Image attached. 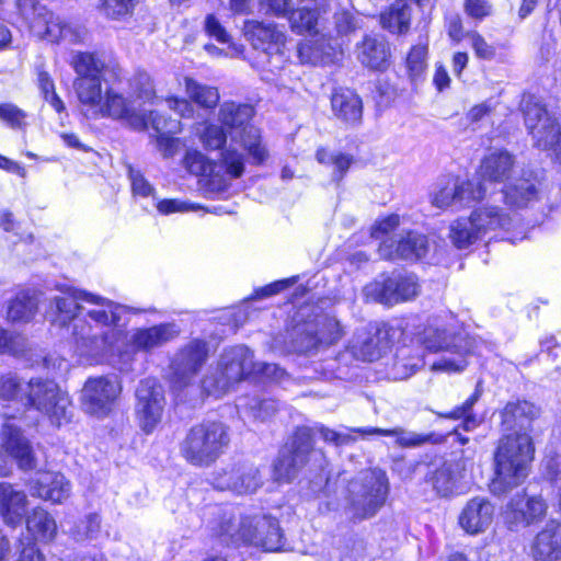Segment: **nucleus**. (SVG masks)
<instances>
[{
  "instance_id": "nucleus-1",
  "label": "nucleus",
  "mask_w": 561,
  "mask_h": 561,
  "mask_svg": "<svg viewBox=\"0 0 561 561\" xmlns=\"http://www.w3.org/2000/svg\"><path fill=\"white\" fill-rule=\"evenodd\" d=\"M129 311L126 306L82 290L68 289L55 296L47 311L59 327L72 323V339L80 355L94 357L111 350L121 339Z\"/></svg>"
},
{
  "instance_id": "nucleus-2",
  "label": "nucleus",
  "mask_w": 561,
  "mask_h": 561,
  "mask_svg": "<svg viewBox=\"0 0 561 561\" xmlns=\"http://www.w3.org/2000/svg\"><path fill=\"white\" fill-rule=\"evenodd\" d=\"M199 139L207 150L221 149L220 158L218 161H211L197 150L187 151L184 158L185 167L192 174L206 179L210 191L224 192L231 181L241 178L245 170L244 156L234 146L239 139L231 136V142L225 146L227 135L222 127L214 124L204 128Z\"/></svg>"
},
{
  "instance_id": "nucleus-3",
  "label": "nucleus",
  "mask_w": 561,
  "mask_h": 561,
  "mask_svg": "<svg viewBox=\"0 0 561 561\" xmlns=\"http://www.w3.org/2000/svg\"><path fill=\"white\" fill-rule=\"evenodd\" d=\"M213 535L227 546L252 545L265 551H279L283 534L278 520L265 515H238L234 508L215 507Z\"/></svg>"
},
{
  "instance_id": "nucleus-4",
  "label": "nucleus",
  "mask_w": 561,
  "mask_h": 561,
  "mask_svg": "<svg viewBox=\"0 0 561 561\" xmlns=\"http://www.w3.org/2000/svg\"><path fill=\"white\" fill-rule=\"evenodd\" d=\"M535 445L529 433H504L494 451L495 477L491 491L505 493L524 482L534 459Z\"/></svg>"
},
{
  "instance_id": "nucleus-5",
  "label": "nucleus",
  "mask_w": 561,
  "mask_h": 561,
  "mask_svg": "<svg viewBox=\"0 0 561 561\" xmlns=\"http://www.w3.org/2000/svg\"><path fill=\"white\" fill-rule=\"evenodd\" d=\"M419 341L426 351L442 353L438 359L430 363L432 371L451 374L462 371L467 367L471 342L467 335L456 333L442 318L430 319L419 334Z\"/></svg>"
},
{
  "instance_id": "nucleus-6",
  "label": "nucleus",
  "mask_w": 561,
  "mask_h": 561,
  "mask_svg": "<svg viewBox=\"0 0 561 561\" xmlns=\"http://www.w3.org/2000/svg\"><path fill=\"white\" fill-rule=\"evenodd\" d=\"M325 465L323 450L314 447L313 430L301 426L279 450L273 465V476L278 482H290L304 468L323 469Z\"/></svg>"
},
{
  "instance_id": "nucleus-7",
  "label": "nucleus",
  "mask_w": 561,
  "mask_h": 561,
  "mask_svg": "<svg viewBox=\"0 0 561 561\" xmlns=\"http://www.w3.org/2000/svg\"><path fill=\"white\" fill-rule=\"evenodd\" d=\"M71 66L77 75L73 89L78 100L94 113L103 98L102 81L107 84L118 80L122 69L91 53L75 54Z\"/></svg>"
},
{
  "instance_id": "nucleus-8",
  "label": "nucleus",
  "mask_w": 561,
  "mask_h": 561,
  "mask_svg": "<svg viewBox=\"0 0 561 561\" xmlns=\"http://www.w3.org/2000/svg\"><path fill=\"white\" fill-rule=\"evenodd\" d=\"M255 365L253 353L244 345L225 350L216 367H211L202 380V389L207 396L220 398L234 385L252 376Z\"/></svg>"
},
{
  "instance_id": "nucleus-9",
  "label": "nucleus",
  "mask_w": 561,
  "mask_h": 561,
  "mask_svg": "<svg viewBox=\"0 0 561 561\" xmlns=\"http://www.w3.org/2000/svg\"><path fill=\"white\" fill-rule=\"evenodd\" d=\"M230 443L228 427L221 422L194 425L181 445L184 459L195 467H209L225 453Z\"/></svg>"
},
{
  "instance_id": "nucleus-10",
  "label": "nucleus",
  "mask_w": 561,
  "mask_h": 561,
  "mask_svg": "<svg viewBox=\"0 0 561 561\" xmlns=\"http://www.w3.org/2000/svg\"><path fill=\"white\" fill-rule=\"evenodd\" d=\"M347 511L355 519L373 517L385 504L388 494V479L379 469L362 472L348 484Z\"/></svg>"
},
{
  "instance_id": "nucleus-11",
  "label": "nucleus",
  "mask_w": 561,
  "mask_h": 561,
  "mask_svg": "<svg viewBox=\"0 0 561 561\" xmlns=\"http://www.w3.org/2000/svg\"><path fill=\"white\" fill-rule=\"evenodd\" d=\"M254 110L249 104L224 102L220 105L218 119L230 130H238L239 142L248 152L253 164H263L268 158V150L262 142L261 131L249 125Z\"/></svg>"
},
{
  "instance_id": "nucleus-12",
  "label": "nucleus",
  "mask_w": 561,
  "mask_h": 561,
  "mask_svg": "<svg viewBox=\"0 0 561 561\" xmlns=\"http://www.w3.org/2000/svg\"><path fill=\"white\" fill-rule=\"evenodd\" d=\"M525 125L534 145L542 150H551L561 159V128L545 105L533 95L522 101Z\"/></svg>"
},
{
  "instance_id": "nucleus-13",
  "label": "nucleus",
  "mask_w": 561,
  "mask_h": 561,
  "mask_svg": "<svg viewBox=\"0 0 561 561\" xmlns=\"http://www.w3.org/2000/svg\"><path fill=\"white\" fill-rule=\"evenodd\" d=\"M25 396L26 407L45 414L51 424L61 426L70 421V399L53 380L30 379Z\"/></svg>"
},
{
  "instance_id": "nucleus-14",
  "label": "nucleus",
  "mask_w": 561,
  "mask_h": 561,
  "mask_svg": "<svg viewBox=\"0 0 561 561\" xmlns=\"http://www.w3.org/2000/svg\"><path fill=\"white\" fill-rule=\"evenodd\" d=\"M399 335V328L387 322H373L356 330L348 348L357 359L373 362L378 359Z\"/></svg>"
},
{
  "instance_id": "nucleus-15",
  "label": "nucleus",
  "mask_w": 561,
  "mask_h": 561,
  "mask_svg": "<svg viewBox=\"0 0 561 561\" xmlns=\"http://www.w3.org/2000/svg\"><path fill=\"white\" fill-rule=\"evenodd\" d=\"M16 4L35 36L53 43L61 39L69 42L77 39L72 27L62 23L59 16L48 11L37 0H16Z\"/></svg>"
},
{
  "instance_id": "nucleus-16",
  "label": "nucleus",
  "mask_w": 561,
  "mask_h": 561,
  "mask_svg": "<svg viewBox=\"0 0 561 561\" xmlns=\"http://www.w3.org/2000/svg\"><path fill=\"white\" fill-rule=\"evenodd\" d=\"M121 393L122 383L116 375L90 377L81 390L82 409L90 415L105 417L114 410Z\"/></svg>"
},
{
  "instance_id": "nucleus-17",
  "label": "nucleus",
  "mask_w": 561,
  "mask_h": 561,
  "mask_svg": "<svg viewBox=\"0 0 561 561\" xmlns=\"http://www.w3.org/2000/svg\"><path fill=\"white\" fill-rule=\"evenodd\" d=\"M474 225L482 236L489 239L501 238L511 242L524 240L526 231L516 218L511 217L497 206H481L471 213Z\"/></svg>"
},
{
  "instance_id": "nucleus-18",
  "label": "nucleus",
  "mask_w": 561,
  "mask_h": 561,
  "mask_svg": "<svg viewBox=\"0 0 561 561\" xmlns=\"http://www.w3.org/2000/svg\"><path fill=\"white\" fill-rule=\"evenodd\" d=\"M209 483L219 491L248 495L256 492L263 482L259 468L251 463L237 462L211 472Z\"/></svg>"
},
{
  "instance_id": "nucleus-19",
  "label": "nucleus",
  "mask_w": 561,
  "mask_h": 561,
  "mask_svg": "<svg viewBox=\"0 0 561 561\" xmlns=\"http://www.w3.org/2000/svg\"><path fill=\"white\" fill-rule=\"evenodd\" d=\"M548 505L540 495H528L525 492L515 494L503 511V519L507 528L518 531L539 523L547 513Z\"/></svg>"
},
{
  "instance_id": "nucleus-20",
  "label": "nucleus",
  "mask_w": 561,
  "mask_h": 561,
  "mask_svg": "<svg viewBox=\"0 0 561 561\" xmlns=\"http://www.w3.org/2000/svg\"><path fill=\"white\" fill-rule=\"evenodd\" d=\"M136 414L139 424L146 433H151L160 423L163 414L164 390L156 379H144L136 389Z\"/></svg>"
},
{
  "instance_id": "nucleus-21",
  "label": "nucleus",
  "mask_w": 561,
  "mask_h": 561,
  "mask_svg": "<svg viewBox=\"0 0 561 561\" xmlns=\"http://www.w3.org/2000/svg\"><path fill=\"white\" fill-rule=\"evenodd\" d=\"M244 35L256 50H261L266 57L275 59L272 70L280 69L284 59L286 35L274 23L260 21H247L244 23Z\"/></svg>"
},
{
  "instance_id": "nucleus-22",
  "label": "nucleus",
  "mask_w": 561,
  "mask_h": 561,
  "mask_svg": "<svg viewBox=\"0 0 561 561\" xmlns=\"http://www.w3.org/2000/svg\"><path fill=\"white\" fill-rule=\"evenodd\" d=\"M207 356V344L201 340H193L182 347L171 362L173 387L181 389L190 385L205 364Z\"/></svg>"
},
{
  "instance_id": "nucleus-23",
  "label": "nucleus",
  "mask_w": 561,
  "mask_h": 561,
  "mask_svg": "<svg viewBox=\"0 0 561 561\" xmlns=\"http://www.w3.org/2000/svg\"><path fill=\"white\" fill-rule=\"evenodd\" d=\"M0 437L2 447L15 461L21 470L28 471L36 467V459L28 439L22 431L11 422V417L3 423Z\"/></svg>"
},
{
  "instance_id": "nucleus-24",
  "label": "nucleus",
  "mask_w": 561,
  "mask_h": 561,
  "mask_svg": "<svg viewBox=\"0 0 561 561\" xmlns=\"http://www.w3.org/2000/svg\"><path fill=\"white\" fill-rule=\"evenodd\" d=\"M30 490L32 496L61 504L69 499L71 484L60 472L44 471L32 479Z\"/></svg>"
},
{
  "instance_id": "nucleus-25",
  "label": "nucleus",
  "mask_w": 561,
  "mask_h": 561,
  "mask_svg": "<svg viewBox=\"0 0 561 561\" xmlns=\"http://www.w3.org/2000/svg\"><path fill=\"white\" fill-rule=\"evenodd\" d=\"M494 505L485 497L476 496L463 506L458 523L470 535L484 533L492 524Z\"/></svg>"
},
{
  "instance_id": "nucleus-26",
  "label": "nucleus",
  "mask_w": 561,
  "mask_h": 561,
  "mask_svg": "<svg viewBox=\"0 0 561 561\" xmlns=\"http://www.w3.org/2000/svg\"><path fill=\"white\" fill-rule=\"evenodd\" d=\"M427 252L426 237L417 232H407L396 242L382 241L379 245V254L386 260H417Z\"/></svg>"
},
{
  "instance_id": "nucleus-27",
  "label": "nucleus",
  "mask_w": 561,
  "mask_h": 561,
  "mask_svg": "<svg viewBox=\"0 0 561 561\" xmlns=\"http://www.w3.org/2000/svg\"><path fill=\"white\" fill-rule=\"evenodd\" d=\"M534 561L561 560V523L549 520L530 546Z\"/></svg>"
},
{
  "instance_id": "nucleus-28",
  "label": "nucleus",
  "mask_w": 561,
  "mask_h": 561,
  "mask_svg": "<svg viewBox=\"0 0 561 561\" xmlns=\"http://www.w3.org/2000/svg\"><path fill=\"white\" fill-rule=\"evenodd\" d=\"M179 335V329L173 323H161L150 328L134 330L129 337V345L140 352H150L161 347Z\"/></svg>"
},
{
  "instance_id": "nucleus-29",
  "label": "nucleus",
  "mask_w": 561,
  "mask_h": 561,
  "mask_svg": "<svg viewBox=\"0 0 561 561\" xmlns=\"http://www.w3.org/2000/svg\"><path fill=\"white\" fill-rule=\"evenodd\" d=\"M27 505V495L23 490L9 482H0V517L5 525L15 527L21 524Z\"/></svg>"
},
{
  "instance_id": "nucleus-30",
  "label": "nucleus",
  "mask_w": 561,
  "mask_h": 561,
  "mask_svg": "<svg viewBox=\"0 0 561 561\" xmlns=\"http://www.w3.org/2000/svg\"><path fill=\"white\" fill-rule=\"evenodd\" d=\"M515 158L507 150H493L481 160L478 175L485 183H503L513 173Z\"/></svg>"
},
{
  "instance_id": "nucleus-31",
  "label": "nucleus",
  "mask_w": 561,
  "mask_h": 561,
  "mask_svg": "<svg viewBox=\"0 0 561 561\" xmlns=\"http://www.w3.org/2000/svg\"><path fill=\"white\" fill-rule=\"evenodd\" d=\"M539 409L528 401L508 402L501 412V425L505 433L531 432V422L538 416Z\"/></svg>"
},
{
  "instance_id": "nucleus-32",
  "label": "nucleus",
  "mask_w": 561,
  "mask_h": 561,
  "mask_svg": "<svg viewBox=\"0 0 561 561\" xmlns=\"http://www.w3.org/2000/svg\"><path fill=\"white\" fill-rule=\"evenodd\" d=\"M357 50L359 62L368 69L385 71L390 66V46L383 38L366 36Z\"/></svg>"
},
{
  "instance_id": "nucleus-33",
  "label": "nucleus",
  "mask_w": 561,
  "mask_h": 561,
  "mask_svg": "<svg viewBox=\"0 0 561 561\" xmlns=\"http://www.w3.org/2000/svg\"><path fill=\"white\" fill-rule=\"evenodd\" d=\"M331 106L334 115L350 125H357L363 116V103L360 98L351 90L335 91L331 98Z\"/></svg>"
},
{
  "instance_id": "nucleus-34",
  "label": "nucleus",
  "mask_w": 561,
  "mask_h": 561,
  "mask_svg": "<svg viewBox=\"0 0 561 561\" xmlns=\"http://www.w3.org/2000/svg\"><path fill=\"white\" fill-rule=\"evenodd\" d=\"M102 117H112L115 119H127L134 126L135 115L130 103L119 93L115 92L112 88H106L102 101L93 113Z\"/></svg>"
},
{
  "instance_id": "nucleus-35",
  "label": "nucleus",
  "mask_w": 561,
  "mask_h": 561,
  "mask_svg": "<svg viewBox=\"0 0 561 561\" xmlns=\"http://www.w3.org/2000/svg\"><path fill=\"white\" fill-rule=\"evenodd\" d=\"M24 517L27 531L34 539L49 542L56 537L57 523L53 515L42 506L34 507Z\"/></svg>"
},
{
  "instance_id": "nucleus-36",
  "label": "nucleus",
  "mask_w": 561,
  "mask_h": 561,
  "mask_svg": "<svg viewBox=\"0 0 561 561\" xmlns=\"http://www.w3.org/2000/svg\"><path fill=\"white\" fill-rule=\"evenodd\" d=\"M353 432L359 433L363 436L368 435H382L396 437V444L401 448H415L430 443L432 434L416 433L408 431L402 427H394L390 430H383L379 427H358L354 428Z\"/></svg>"
},
{
  "instance_id": "nucleus-37",
  "label": "nucleus",
  "mask_w": 561,
  "mask_h": 561,
  "mask_svg": "<svg viewBox=\"0 0 561 561\" xmlns=\"http://www.w3.org/2000/svg\"><path fill=\"white\" fill-rule=\"evenodd\" d=\"M289 351L308 354L317 351L321 345L317 335V328L310 320L296 323L289 331Z\"/></svg>"
},
{
  "instance_id": "nucleus-38",
  "label": "nucleus",
  "mask_w": 561,
  "mask_h": 561,
  "mask_svg": "<svg viewBox=\"0 0 561 561\" xmlns=\"http://www.w3.org/2000/svg\"><path fill=\"white\" fill-rule=\"evenodd\" d=\"M502 194L510 206L526 207L538 199V183L531 179H519L505 186Z\"/></svg>"
},
{
  "instance_id": "nucleus-39",
  "label": "nucleus",
  "mask_w": 561,
  "mask_h": 561,
  "mask_svg": "<svg viewBox=\"0 0 561 561\" xmlns=\"http://www.w3.org/2000/svg\"><path fill=\"white\" fill-rule=\"evenodd\" d=\"M411 9L405 0H397L388 11L381 14L380 22L383 28L391 33L402 34L410 27Z\"/></svg>"
},
{
  "instance_id": "nucleus-40",
  "label": "nucleus",
  "mask_w": 561,
  "mask_h": 561,
  "mask_svg": "<svg viewBox=\"0 0 561 561\" xmlns=\"http://www.w3.org/2000/svg\"><path fill=\"white\" fill-rule=\"evenodd\" d=\"M482 394L480 382L477 385L474 392L459 407H456L448 413H438L440 417L462 420V428L467 432L477 428L481 420L472 412L473 405L479 401Z\"/></svg>"
},
{
  "instance_id": "nucleus-41",
  "label": "nucleus",
  "mask_w": 561,
  "mask_h": 561,
  "mask_svg": "<svg viewBox=\"0 0 561 561\" xmlns=\"http://www.w3.org/2000/svg\"><path fill=\"white\" fill-rule=\"evenodd\" d=\"M449 238L458 249H467L478 240H482V236L478 231L471 215L468 218H459L450 224Z\"/></svg>"
},
{
  "instance_id": "nucleus-42",
  "label": "nucleus",
  "mask_w": 561,
  "mask_h": 561,
  "mask_svg": "<svg viewBox=\"0 0 561 561\" xmlns=\"http://www.w3.org/2000/svg\"><path fill=\"white\" fill-rule=\"evenodd\" d=\"M28 391V381H25L14 373H8L0 376V401L20 402L26 407V392Z\"/></svg>"
},
{
  "instance_id": "nucleus-43",
  "label": "nucleus",
  "mask_w": 561,
  "mask_h": 561,
  "mask_svg": "<svg viewBox=\"0 0 561 561\" xmlns=\"http://www.w3.org/2000/svg\"><path fill=\"white\" fill-rule=\"evenodd\" d=\"M287 16L294 33L299 35L308 34L310 36H316L320 33L318 27L319 13L317 10L308 8L293 9Z\"/></svg>"
},
{
  "instance_id": "nucleus-44",
  "label": "nucleus",
  "mask_w": 561,
  "mask_h": 561,
  "mask_svg": "<svg viewBox=\"0 0 561 561\" xmlns=\"http://www.w3.org/2000/svg\"><path fill=\"white\" fill-rule=\"evenodd\" d=\"M185 92L191 101L203 108L216 107L220 99L217 88L201 83L192 78H185Z\"/></svg>"
},
{
  "instance_id": "nucleus-45",
  "label": "nucleus",
  "mask_w": 561,
  "mask_h": 561,
  "mask_svg": "<svg viewBox=\"0 0 561 561\" xmlns=\"http://www.w3.org/2000/svg\"><path fill=\"white\" fill-rule=\"evenodd\" d=\"M398 287L396 274L385 277L380 280H375L365 287V294L374 301L393 306L398 304L396 288Z\"/></svg>"
},
{
  "instance_id": "nucleus-46",
  "label": "nucleus",
  "mask_w": 561,
  "mask_h": 561,
  "mask_svg": "<svg viewBox=\"0 0 561 561\" xmlns=\"http://www.w3.org/2000/svg\"><path fill=\"white\" fill-rule=\"evenodd\" d=\"M134 126L146 129L151 126L158 134H178L181 130V122L168 118L156 111L137 115Z\"/></svg>"
},
{
  "instance_id": "nucleus-47",
  "label": "nucleus",
  "mask_w": 561,
  "mask_h": 561,
  "mask_svg": "<svg viewBox=\"0 0 561 561\" xmlns=\"http://www.w3.org/2000/svg\"><path fill=\"white\" fill-rule=\"evenodd\" d=\"M37 311V300L26 293H20L8 307V319L11 322H28Z\"/></svg>"
},
{
  "instance_id": "nucleus-48",
  "label": "nucleus",
  "mask_w": 561,
  "mask_h": 561,
  "mask_svg": "<svg viewBox=\"0 0 561 561\" xmlns=\"http://www.w3.org/2000/svg\"><path fill=\"white\" fill-rule=\"evenodd\" d=\"M332 46L322 39H306L298 45V56L302 64L317 65L327 62L331 57Z\"/></svg>"
},
{
  "instance_id": "nucleus-49",
  "label": "nucleus",
  "mask_w": 561,
  "mask_h": 561,
  "mask_svg": "<svg viewBox=\"0 0 561 561\" xmlns=\"http://www.w3.org/2000/svg\"><path fill=\"white\" fill-rule=\"evenodd\" d=\"M317 328V335L321 345L329 346L336 343L343 335L340 322L329 314H320L310 319Z\"/></svg>"
},
{
  "instance_id": "nucleus-50",
  "label": "nucleus",
  "mask_w": 561,
  "mask_h": 561,
  "mask_svg": "<svg viewBox=\"0 0 561 561\" xmlns=\"http://www.w3.org/2000/svg\"><path fill=\"white\" fill-rule=\"evenodd\" d=\"M458 182V178H449L446 182L439 183L431 195L432 205L440 209L448 207L457 208L456 197L459 190Z\"/></svg>"
},
{
  "instance_id": "nucleus-51",
  "label": "nucleus",
  "mask_w": 561,
  "mask_h": 561,
  "mask_svg": "<svg viewBox=\"0 0 561 561\" xmlns=\"http://www.w3.org/2000/svg\"><path fill=\"white\" fill-rule=\"evenodd\" d=\"M458 188L457 209L469 207L471 203L481 201L486 195V187L481 181L474 183L473 181H461L459 179Z\"/></svg>"
},
{
  "instance_id": "nucleus-52",
  "label": "nucleus",
  "mask_w": 561,
  "mask_h": 561,
  "mask_svg": "<svg viewBox=\"0 0 561 561\" xmlns=\"http://www.w3.org/2000/svg\"><path fill=\"white\" fill-rule=\"evenodd\" d=\"M430 481L438 495H451L456 486V477L453 470V465L444 463L442 467L437 468L432 473Z\"/></svg>"
},
{
  "instance_id": "nucleus-53",
  "label": "nucleus",
  "mask_w": 561,
  "mask_h": 561,
  "mask_svg": "<svg viewBox=\"0 0 561 561\" xmlns=\"http://www.w3.org/2000/svg\"><path fill=\"white\" fill-rule=\"evenodd\" d=\"M407 68L412 81L420 80L427 68V46L415 45L407 57Z\"/></svg>"
},
{
  "instance_id": "nucleus-54",
  "label": "nucleus",
  "mask_w": 561,
  "mask_h": 561,
  "mask_svg": "<svg viewBox=\"0 0 561 561\" xmlns=\"http://www.w3.org/2000/svg\"><path fill=\"white\" fill-rule=\"evenodd\" d=\"M27 350L24 335L0 328V354L21 356Z\"/></svg>"
},
{
  "instance_id": "nucleus-55",
  "label": "nucleus",
  "mask_w": 561,
  "mask_h": 561,
  "mask_svg": "<svg viewBox=\"0 0 561 561\" xmlns=\"http://www.w3.org/2000/svg\"><path fill=\"white\" fill-rule=\"evenodd\" d=\"M101 530V517L96 513L87 515L75 528L77 540L95 539Z\"/></svg>"
},
{
  "instance_id": "nucleus-56",
  "label": "nucleus",
  "mask_w": 561,
  "mask_h": 561,
  "mask_svg": "<svg viewBox=\"0 0 561 561\" xmlns=\"http://www.w3.org/2000/svg\"><path fill=\"white\" fill-rule=\"evenodd\" d=\"M396 280L398 285L396 288V298H398V304L413 299L417 296L420 285L414 275L396 274Z\"/></svg>"
},
{
  "instance_id": "nucleus-57",
  "label": "nucleus",
  "mask_w": 561,
  "mask_h": 561,
  "mask_svg": "<svg viewBox=\"0 0 561 561\" xmlns=\"http://www.w3.org/2000/svg\"><path fill=\"white\" fill-rule=\"evenodd\" d=\"M247 409L253 419L265 422L275 415L278 404L273 399H252Z\"/></svg>"
},
{
  "instance_id": "nucleus-58",
  "label": "nucleus",
  "mask_w": 561,
  "mask_h": 561,
  "mask_svg": "<svg viewBox=\"0 0 561 561\" xmlns=\"http://www.w3.org/2000/svg\"><path fill=\"white\" fill-rule=\"evenodd\" d=\"M25 112L16 105L11 103L0 104V119L11 128H22L25 125Z\"/></svg>"
},
{
  "instance_id": "nucleus-59",
  "label": "nucleus",
  "mask_w": 561,
  "mask_h": 561,
  "mask_svg": "<svg viewBox=\"0 0 561 561\" xmlns=\"http://www.w3.org/2000/svg\"><path fill=\"white\" fill-rule=\"evenodd\" d=\"M157 209L162 215H170L174 213L196 211L202 209V206L181 199H162L158 202Z\"/></svg>"
},
{
  "instance_id": "nucleus-60",
  "label": "nucleus",
  "mask_w": 561,
  "mask_h": 561,
  "mask_svg": "<svg viewBox=\"0 0 561 561\" xmlns=\"http://www.w3.org/2000/svg\"><path fill=\"white\" fill-rule=\"evenodd\" d=\"M463 9L468 16L482 21L492 14V3L489 0H465Z\"/></svg>"
},
{
  "instance_id": "nucleus-61",
  "label": "nucleus",
  "mask_w": 561,
  "mask_h": 561,
  "mask_svg": "<svg viewBox=\"0 0 561 561\" xmlns=\"http://www.w3.org/2000/svg\"><path fill=\"white\" fill-rule=\"evenodd\" d=\"M128 175L131 182L133 193L135 195L141 197H148L153 194L154 188L152 185L144 178L139 170H135L129 168Z\"/></svg>"
},
{
  "instance_id": "nucleus-62",
  "label": "nucleus",
  "mask_w": 561,
  "mask_h": 561,
  "mask_svg": "<svg viewBox=\"0 0 561 561\" xmlns=\"http://www.w3.org/2000/svg\"><path fill=\"white\" fill-rule=\"evenodd\" d=\"M137 0H103L106 15L118 18L131 12Z\"/></svg>"
},
{
  "instance_id": "nucleus-63",
  "label": "nucleus",
  "mask_w": 561,
  "mask_h": 561,
  "mask_svg": "<svg viewBox=\"0 0 561 561\" xmlns=\"http://www.w3.org/2000/svg\"><path fill=\"white\" fill-rule=\"evenodd\" d=\"M262 10L277 18H285L293 10L291 0H259Z\"/></svg>"
},
{
  "instance_id": "nucleus-64",
  "label": "nucleus",
  "mask_w": 561,
  "mask_h": 561,
  "mask_svg": "<svg viewBox=\"0 0 561 561\" xmlns=\"http://www.w3.org/2000/svg\"><path fill=\"white\" fill-rule=\"evenodd\" d=\"M400 224L399 215H389L377 221L371 228V237L382 239L386 234L394 230Z\"/></svg>"
}]
</instances>
